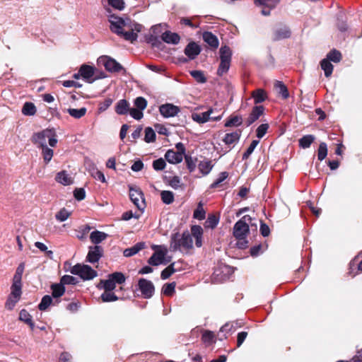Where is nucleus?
<instances>
[{"mask_svg": "<svg viewBox=\"0 0 362 362\" xmlns=\"http://www.w3.org/2000/svg\"><path fill=\"white\" fill-rule=\"evenodd\" d=\"M108 21L110 29L113 33L131 42L137 40V33L143 28L141 24L132 23L129 18H123L115 14L108 16Z\"/></svg>", "mask_w": 362, "mask_h": 362, "instance_id": "obj_1", "label": "nucleus"}, {"mask_svg": "<svg viewBox=\"0 0 362 362\" xmlns=\"http://www.w3.org/2000/svg\"><path fill=\"white\" fill-rule=\"evenodd\" d=\"M170 247L172 251L188 252L193 248V240L189 231L182 234L175 233L170 238Z\"/></svg>", "mask_w": 362, "mask_h": 362, "instance_id": "obj_2", "label": "nucleus"}, {"mask_svg": "<svg viewBox=\"0 0 362 362\" xmlns=\"http://www.w3.org/2000/svg\"><path fill=\"white\" fill-rule=\"evenodd\" d=\"M250 220V216H244L233 226V235L238 240L236 245L240 249H245L247 247L248 242L245 238L249 232V226L247 221Z\"/></svg>", "mask_w": 362, "mask_h": 362, "instance_id": "obj_3", "label": "nucleus"}, {"mask_svg": "<svg viewBox=\"0 0 362 362\" xmlns=\"http://www.w3.org/2000/svg\"><path fill=\"white\" fill-rule=\"evenodd\" d=\"M47 140L50 146L54 147L57 143L56 132L53 129H46L35 133L32 136V142L39 148L47 146Z\"/></svg>", "mask_w": 362, "mask_h": 362, "instance_id": "obj_4", "label": "nucleus"}, {"mask_svg": "<svg viewBox=\"0 0 362 362\" xmlns=\"http://www.w3.org/2000/svg\"><path fill=\"white\" fill-rule=\"evenodd\" d=\"M221 63L217 70V74L222 76L226 74L230 65L232 52L229 47L222 46L219 50Z\"/></svg>", "mask_w": 362, "mask_h": 362, "instance_id": "obj_5", "label": "nucleus"}, {"mask_svg": "<svg viewBox=\"0 0 362 362\" xmlns=\"http://www.w3.org/2000/svg\"><path fill=\"white\" fill-rule=\"evenodd\" d=\"M70 272L79 276L83 280H90L97 276V272L86 264H77L71 267Z\"/></svg>", "mask_w": 362, "mask_h": 362, "instance_id": "obj_6", "label": "nucleus"}, {"mask_svg": "<svg viewBox=\"0 0 362 362\" xmlns=\"http://www.w3.org/2000/svg\"><path fill=\"white\" fill-rule=\"evenodd\" d=\"M154 252L148 259V263L153 266H158L164 263L165 257L168 253V249L165 245H153Z\"/></svg>", "mask_w": 362, "mask_h": 362, "instance_id": "obj_7", "label": "nucleus"}, {"mask_svg": "<svg viewBox=\"0 0 362 362\" xmlns=\"http://www.w3.org/2000/svg\"><path fill=\"white\" fill-rule=\"evenodd\" d=\"M129 197L134 204L140 210L144 211L146 206L144 194L141 189L129 187Z\"/></svg>", "mask_w": 362, "mask_h": 362, "instance_id": "obj_8", "label": "nucleus"}, {"mask_svg": "<svg viewBox=\"0 0 362 362\" xmlns=\"http://www.w3.org/2000/svg\"><path fill=\"white\" fill-rule=\"evenodd\" d=\"M138 287L142 296L145 298H150L154 293L155 288L153 284L146 279H140L139 280Z\"/></svg>", "mask_w": 362, "mask_h": 362, "instance_id": "obj_9", "label": "nucleus"}, {"mask_svg": "<svg viewBox=\"0 0 362 362\" xmlns=\"http://www.w3.org/2000/svg\"><path fill=\"white\" fill-rule=\"evenodd\" d=\"M279 0H254L255 6L262 7L261 13L263 16L270 15L271 10L279 4Z\"/></svg>", "mask_w": 362, "mask_h": 362, "instance_id": "obj_10", "label": "nucleus"}, {"mask_svg": "<svg viewBox=\"0 0 362 362\" xmlns=\"http://www.w3.org/2000/svg\"><path fill=\"white\" fill-rule=\"evenodd\" d=\"M159 112L163 117L169 118L176 116L180 112V109L173 104L165 103L159 107Z\"/></svg>", "mask_w": 362, "mask_h": 362, "instance_id": "obj_11", "label": "nucleus"}, {"mask_svg": "<svg viewBox=\"0 0 362 362\" xmlns=\"http://www.w3.org/2000/svg\"><path fill=\"white\" fill-rule=\"evenodd\" d=\"M103 62L105 69L110 72L119 73L123 71L124 74L126 71L119 63L109 57H105L103 59Z\"/></svg>", "mask_w": 362, "mask_h": 362, "instance_id": "obj_12", "label": "nucleus"}, {"mask_svg": "<svg viewBox=\"0 0 362 362\" xmlns=\"http://www.w3.org/2000/svg\"><path fill=\"white\" fill-rule=\"evenodd\" d=\"M103 250L101 246L95 245L89 247V250L86 257V259L90 263L98 262L103 256Z\"/></svg>", "mask_w": 362, "mask_h": 362, "instance_id": "obj_13", "label": "nucleus"}, {"mask_svg": "<svg viewBox=\"0 0 362 362\" xmlns=\"http://www.w3.org/2000/svg\"><path fill=\"white\" fill-rule=\"evenodd\" d=\"M214 112V109L210 107L207 111L202 113L192 112L191 117L192 119L201 124H204L211 120V115Z\"/></svg>", "mask_w": 362, "mask_h": 362, "instance_id": "obj_14", "label": "nucleus"}, {"mask_svg": "<svg viewBox=\"0 0 362 362\" xmlns=\"http://www.w3.org/2000/svg\"><path fill=\"white\" fill-rule=\"evenodd\" d=\"M242 132L240 129L233 132L227 133L223 139V141L226 145H234L238 143L241 136Z\"/></svg>", "mask_w": 362, "mask_h": 362, "instance_id": "obj_15", "label": "nucleus"}, {"mask_svg": "<svg viewBox=\"0 0 362 362\" xmlns=\"http://www.w3.org/2000/svg\"><path fill=\"white\" fill-rule=\"evenodd\" d=\"M81 76L88 83H92L94 79L93 76L94 75V68L87 64H83L80 69Z\"/></svg>", "mask_w": 362, "mask_h": 362, "instance_id": "obj_16", "label": "nucleus"}, {"mask_svg": "<svg viewBox=\"0 0 362 362\" xmlns=\"http://www.w3.org/2000/svg\"><path fill=\"white\" fill-rule=\"evenodd\" d=\"M200 52L201 49L199 46L194 42L189 43L185 49V54L190 59H194L197 55L199 54Z\"/></svg>", "mask_w": 362, "mask_h": 362, "instance_id": "obj_17", "label": "nucleus"}, {"mask_svg": "<svg viewBox=\"0 0 362 362\" xmlns=\"http://www.w3.org/2000/svg\"><path fill=\"white\" fill-rule=\"evenodd\" d=\"M264 110V109L262 105L255 106L247 119V126L251 125L256 120H257L263 114Z\"/></svg>", "mask_w": 362, "mask_h": 362, "instance_id": "obj_18", "label": "nucleus"}, {"mask_svg": "<svg viewBox=\"0 0 362 362\" xmlns=\"http://www.w3.org/2000/svg\"><path fill=\"white\" fill-rule=\"evenodd\" d=\"M192 237L193 236L195 239V245L197 247H200L202 245V235L203 229L200 226H192L191 227Z\"/></svg>", "mask_w": 362, "mask_h": 362, "instance_id": "obj_19", "label": "nucleus"}, {"mask_svg": "<svg viewBox=\"0 0 362 362\" xmlns=\"http://www.w3.org/2000/svg\"><path fill=\"white\" fill-rule=\"evenodd\" d=\"M161 38L165 42L173 45L178 44L180 40V37L177 33L170 31L164 32L161 35Z\"/></svg>", "mask_w": 362, "mask_h": 362, "instance_id": "obj_20", "label": "nucleus"}, {"mask_svg": "<svg viewBox=\"0 0 362 362\" xmlns=\"http://www.w3.org/2000/svg\"><path fill=\"white\" fill-rule=\"evenodd\" d=\"M165 158L170 163L176 164L182 162L183 156L181 153L170 149L165 153Z\"/></svg>", "mask_w": 362, "mask_h": 362, "instance_id": "obj_21", "label": "nucleus"}, {"mask_svg": "<svg viewBox=\"0 0 362 362\" xmlns=\"http://www.w3.org/2000/svg\"><path fill=\"white\" fill-rule=\"evenodd\" d=\"M55 180L57 182L65 186L70 185L74 182L73 178L65 170L58 173L55 177Z\"/></svg>", "mask_w": 362, "mask_h": 362, "instance_id": "obj_22", "label": "nucleus"}, {"mask_svg": "<svg viewBox=\"0 0 362 362\" xmlns=\"http://www.w3.org/2000/svg\"><path fill=\"white\" fill-rule=\"evenodd\" d=\"M203 40L212 49H216L218 47L219 42L217 37L211 32H204L203 33Z\"/></svg>", "mask_w": 362, "mask_h": 362, "instance_id": "obj_23", "label": "nucleus"}, {"mask_svg": "<svg viewBox=\"0 0 362 362\" xmlns=\"http://www.w3.org/2000/svg\"><path fill=\"white\" fill-rule=\"evenodd\" d=\"M145 247V243L140 242L134 246L127 248L124 250L123 255L124 257H129L137 254L140 250Z\"/></svg>", "mask_w": 362, "mask_h": 362, "instance_id": "obj_24", "label": "nucleus"}, {"mask_svg": "<svg viewBox=\"0 0 362 362\" xmlns=\"http://www.w3.org/2000/svg\"><path fill=\"white\" fill-rule=\"evenodd\" d=\"M230 268L226 265L221 266L218 268H216L213 274V278L216 281H221L224 280L227 276L226 274L223 273L224 272H229Z\"/></svg>", "mask_w": 362, "mask_h": 362, "instance_id": "obj_25", "label": "nucleus"}, {"mask_svg": "<svg viewBox=\"0 0 362 362\" xmlns=\"http://www.w3.org/2000/svg\"><path fill=\"white\" fill-rule=\"evenodd\" d=\"M291 35V32L287 27H283L276 29L274 33V40H280L282 39L288 38Z\"/></svg>", "mask_w": 362, "mask_h": 362, "instance_id": "obj_26", "label": "nucleus"}, {"mask_svg": "<svg viewBox=\"0 0 362 362\" xmlns=\"http://www.w3.org/2000/svg\"><path fill=\"white\" fill-rule=\"evenodd\" d=\"M129 110V103L124 99L117 102L115 106V112L120 115H126Z\"/></svg>", "mask_w": 362, "mask_h": 362, "instance_id": "obj_27", "label": "nucleus"}, {"mask_svg": "<svg viewBox=\"0 0 362 362\" xmlns=\"http://www.w3.org/2000/svg\"><path fill=\"white\" fill-rule=\"evenodd\" d=\"M107 237V235L105 233L99 230H95L90 233V239L93 243L98 244L105 240Z\"/></svg>", "mask_w": 362, "mask_h": 362, "instance_id": "obj_28", "label": "nucleus"}, {"mask_svg": "<svg viewBox=\"0 0 362 362\" xmlns=\"http://www.w3.org/2000/svg\"><path fill=\"white\" fill-rule=\"evenodd\" d=\"M213 165L210 160H202L198 164V168L203 175H208L212 170Z\"/></svg>", "mask_w": 362, "mask_h": 362, "instance_id": "obj_29", "label": "nucleus"}, {"mask_svg": "<svg viewBox=\"0 0 362 362\" xmlns=\"http://www.w3.org/2000/svg\"><path fill=\"white\" fill-rule=\"evenodd\" d=\"M51 289L52 291V297L54 298L61 297L65 293L64 286H63L61 283L52 284L51 286Z\"/></svg>", "mask_w": 362, "mask_h": 362, "instance_id": "obj_30", "label": "nucleus"}, {"mask_svg": "<svg viewBox=\"0 0 362 362\" xmlns=\"http://www.w3.org/2000/svg\"><path fill=\"white\" fill-rule=\"evenodd\" d=\"M19 320L28 325L32 330L34 329L35 325L33 322L32 316L27 310L23 309L20 312Z\"/></svg>", "mask_w": 362, "mask_h": 362, "instance_id": "obj_31", "label": "nucleus"}, {"mask_svg": "<svg viewBox=\"0 0 362 362\" xmlns=\"http://www.w3.org/2000/svg\"><path fill=\"white\" fill-rule=\"evenodd\" d=\"M98 288H103L104 290L113 291V290L116 288V284L108 276L107 279L100 281L98 285Z\"/></svg>", "mask_w": 362, "mask_h": 362, "instance_id": "obj_32", "label": "nucleus"}, {"mask_svg": "<svg viewBox=\"0 0 362 362\" xmlns=\"http://www.w3.org/2000/svg\"><path fill=\"white\" fill-rule=\"evenodd\" d=\"M274 88L278 91L284 99H286L289 96L288 90L286 86L281 81H276L274 83Z\"/></svg>", "mask_w": 362, "mask_h": 362, "instance_id": "obj_33", "label": "nucleus"}, {"mask_svg": "<svg viewBox=\"0 0 362 362\" xmlns=\"http://www.w3.org/2000/svg\"><path fill=\"white\" fill-rule=\"evenodd\" d=\"M243 123V117L240 115L231 116L225 123V127H239Z\"/></svg>", "mask_w": 362, "mask_h": 362, "instance_id": "obj_34", "label": "nucleus"}, {"mask_svg": "<svg viewBox=\"0 0 362 362\" xmlns=\"http://www.w3.org/2000/svg\"><path fill=\"white\" fill-rule=\"evenodd\" d=\"M87 112V109L86 107H81L79 109L75 108H69L67 110V112L75 119H80L83 117Z\"/></svg>", "mask_w": 362, "mask_h": 362, "instance_id": "obj_35", "label": "nucleus"}, {"mask_svg": "<svg viewBox=\"0 0 362 362\" xmlns=\"http://www.w3.org/2000/svg\"><path fill=\"white\" fill-rule=\"evenodd\" d=\"M22 113L26 116H33L36 113V107L33 103L26 102L23 106Z\"/></svg>", "mask_w": 362, "mask_h": 362, "instance_id": "obj_36", "label": "nucleus"}, {"mask_svg": "<svg viewBox=\"0 0 362 362\" xmlns=\"http://www.w3.org/2000/svg\"><path fill=\"white\" fill-rule=\"evenodd\" d=\"M321 68L325 72L326 77H329L333 71V65L327 59H324L320 62Z\"/></svg>", "mask_w": 362, "mask_h": 362, "instance_id": "obj_37", "label": "nucleus"}, {"mask_svg": "<svg viewBox=\"0 0 362 362\" xmlns=\"http://www.w3.org/2000/svg\"><path fill=\"white\" fill-rule=\"evenodd\" d=\"M21 289H22V283H17V282L13 281V284L11 287V291L10 296H13L14 298L20 299L21 293H22Z\"/></svg>", "mask_w": 362, "mask_h": 362, "instance_id": "obj_38", "label": "nucleus"}, {"mask_svg": "<svg viewBox=\"0 0 362 362\" xmlns=\"http://www.w3.org/2000/svg\"><path fill=\"white\" fill-rule=\"evenodd\" d=\"M315 140V136L311 134L303 136L301 139H299V145L303 148H307L310 146L312 143Z\"/></svg>", "mask_w": 362, "mask_h": 362, "instance_id": "obj_39", "label": "nucleus"}, {"mask_svg": "<svg viewBox=\"0 0 362 362\" xmlns=\"http://www.w3.org/2000/svg\"><path fill=\"white\" fill-rule=\"evenodd\" d=\"M252 98H254L255 103H261L265 100L267 95L263 89H257L252 93Z\"/></svg>", "mask_w": 362, "mask_h": 362, "instance_id": "obj_40", "label": "nucleus"}, {"mask_svg": "<svg viewBox=\"0 0 362 362\" xmlns=\"http://www.w3.org/2000/svg\"><path fill=\"white\" fill-rule=\"evenodd\" d=\"M218 218H217L215 215L211 214L209 215L207 219L204 222V227L206 228H214L218 223Z\"/></svg>", "mask_w": 362, "mask_h": 362, "instance_id": "obj_41", "label": "nucleus"}, {"mask_svg": "<svg viewBox=\"0 0 362 362\" xmlns=\"http://www.w3.org/2000/svg\"><path fill=\"white\" fill-rule=\"evenodd\" d=\"M175 263H171L168 267L163 269L161 272L160 277L162 279H168L173 274L177 272V269L175 268Z\"/></svg>", "mask_w": 362, "mask_h": 362, "instance_id": "obj_42", "label": "nucleus"}, {"mask_svg": "<svg viewBox=\"0 0 362 362\" xmlns=\"http://www.w3.org/2000/svg\"><path fill=\"white\" fill-rule=\"evenodd\" d=\"M101 299L103 302H113L118 300V297L113 293V291L104 290L101 295Z\"/></svg>", "mask_w": 362, "mask_h": 362, "instance_id": "obj_43", "label": "nucleus"}, {"mask_svg": "<svg viewBox=\"0 0 362 362\" xmlns=\"http://www.w3.org/2000/svg\"><path fill=\"white\" fill-rule=\"evenodd\" d=\"M161 199L165 204H170L174 201V194L170 191L164 190L160 193Z\"/></svg>", "mask_w": 362, "mask_h": 362, "instance_id": "obj_44", "label": "nucleus"}, {"mask_svg": "<svg viewBox=\"0 0 362 362\" xmlns=\"http://www.w3.org/2000/svg\"><path fill=\"white\" fill-rule=\"evenodd\" d=\"M24 269H25V264L22 262L18 266V267L16 270V273L13 278V282L21 283L22 276H23Z\"/></svg>", "mask_w": 362, "mask_h": 362, "instance_id": "obj_45", "label": "nucleus"}, {"mask_svg": "<svg viewBox=\"0 0 362 362\" xmlns=\"http://www.w3.org/2000/svg\"><path fill=\"white\" fill-rule=\"evenodd\" d=\"M103 2H107L109 6L119 11H122L124 8V0H103Z\"/></svg>", "mask_w": 362, "mask_h": 362, "instance_id": "obj_46", "label": "nucleus"}, {"mask_svg": "<svg viewBox=\"0 0 362 362\" xmlns=\"http://www.w3.org/2000/svg\"><path fill=\"white\" fill-rule=\"evenodd\" d=\"M52 303V298L49 295H46L42 297L38 308L40 310H45Z\"/></svg>", "mask_w": 362, "mask_h": 362, "instance_id": "obj_47", "label": "nucleus"}, {"mask_svg": "<svg viewBox=\"0 0 362 362\" xmlns=\"http://www.w3.org/2000/svg\"><path fill=\"white\" fill-rule=\"evenodd\" d=\"M327 155V146L325 142L320 144L317 151V158L320 161L323 160Z\"/></svg>", "mask_w": 362, "mask_h": 362, "instance_id": "obj_48", "label": "nucleus"}, {"mask_svg": "<svg viewBox=\"0 0 362 362\" xmlns=\"http://www.w3.org/2000/svg\"><path fill=\"white\" fill-rule=\"evenodd\" d=\"M175 282L164 284L162 288L163 293L168 296H172L175 293Z\"/></svg>", "mask_w": 362, "mask_h": 362, "instance_id": "obj_49", "label": "nucleus"}, {"mask_svg": "<svg viewBox=\"0 0 362 362\" xmlns=\"http://www.w3.org/2000/svg\"><path fill=\"white\" fill-rule=\"evenodd\" d=\"M42 154L45 163H48L53 157V150L48 148L47 146L42 147Z\"/></svg>", "mask_w": 362, "mask_h": 362, "instance_id": "obj_50", "label": "nucleus"}, {"mask_svg": "<svg viewBox=\"0 0 362 362\" xmlns=\"http://www.w3.org/2000/svg\"><path fill=\"white\" fill-rule=\"evenodd\" d=\"M185 158L187 169L190 173H192L195 170L197 167V158H192L189 156H185Z\"/></svg>", "mask_w": 362, "mask_h": 362, "instance_id": "obj_51", "label": "nucleus"}, {"mask_svg": "<svg viewBox=\"0 0 362 362\" xmlns=\"http://www.w3.org/2000/svg\"><path fill=\"white\" fill-rule=\"evenodd\" d=\"M193 216L194 218L198 220H203L205 218L206 212L202 203H199L197 208L194 211Z\"/></svg>", "mask_w": 362, "mask_h": 362, "instance_id": "obj_52", "label": "nucleus"}, {"mask_svg": "<svg viewBox=\"0 0 362 362\" xmlns=\"http://www.w3.org/2000/svg\"><path fill=\"white\" fill-rule=\"evenodd\" d=\"M109 276L115 284H122L126 280L124 275L122 272H114L110 274Z\"/></svg>", "mask_w": 362, "mask_h": 362, "instance_id": "obj_53", "label": "nucleus"}, {"mask_svg": "<svg viewBox=\"0 0 362 362\" xmlns=\"http://www.w3.org/2000/svg\"><path fill=\"white\" fill-rule=\"evenodd\" d=\"M341 59V53L337 50H332L327 55V59L329 62H339Z\"/></svg>", "mask_w": 362, "mask_h": 362, "instance_id": "obj_54", "label": "nucleus"}, {"mask_svg": "<svg viewBox=\"0 0 362 362\" xmlns=\"http://www.w3.org/2000/svg\"><path fill=\"white\" fill-rule=\"evenodd\" d=\"M156 139V133L151 127H146L145 129L144 141L146 143L154 141Z\"/></svg>", "mask_w": 362, "mask_h": 362, "instance_id": "obj_55", "label": "nucleus"}, {"mask_svg": "<svg viewBox=\"0 0 362 362\" xmlns=\"http://www.w3.org/2000/svg\"><path fill=\"white\" fill-rule=\"evenodd\" d=\"M258 144H259L258 140H253L251 142L250 146L247 148L246 151L243 155V160H246L250 157V156L252 153V152L254 151L255 148L257 147Z\"/></svg>", "mask_w": 362, "mask_h": 362, "instance_id": "obj_56", "label": "nucleus"}, {"mask_svg": "<svg viewBox=\"0 0 362 362\" xmlns=\"http://www.w3.org/2000/svg\"><path fill=\"white\" fill-rule=\"evenodd\" d=\"M71 215V213L66 209H62L55 216L56 219L59 221H66Z\"/></svg>", "mask_w": 362, "mask_h": 362, "instance_id": "obj_57", "label": "nucleus"}, {"mask_svg": "<svg viewBox=\"0 0 362 362\" xmlns=\"http://www.w3.org/2000/svg\"><path fill=\"white\" fill-rule=\"evenodd\" d=\"M228 176L227 172H222L219 174L218 177L211 185L210 187L214 189L218 187V185L223 182Z\"/></svg>", "mask_w": 362, "mask_h": 362, "instance_id": "obj_58", "label": "nucleus"}, {"mask_svg": "<svg viewBox=\"0 0 362 362\" xmlns=\"http://www.w3.org/2000/svg\"><path fill=\"white\" fill-rule=\"evenodd\" d=\"M190 74L199 83H205L206 81L203 72L201 71H192Z\"/></svg>", "mask_w": 362, "mask_h": 362, "instance_id": "obj_59", "label": "nucleus"}, {"mask_svg": "<svg viewBox=\"0 0 362 362\" xmlns=\"http://www.w3.org/2000/svg\"><path fill=\"white\" fill-rule=\"evenodd\" d=\"M215 335L211 331H205L202 334V341L205 344H211L214 342Z\"/></svg>", "mask_w": 362, "mask_h": 362, "instance_id": "obj_60", "label": "nucleus"}, {"mask_svg": "<svg viewBox=\"0 0 362 362\" xmlns=\"http://www.w3.org/2000/svg\"><path fill=\"white\" fill-rule=\"evenodd\" d=\"M134 105L136 108L143 111L147 106V101L143 97H138L134 100Z\"/></svg>", "mask_w": 362, "mask_h": 362, "instance_id": "obj_61", "label": "nucleus"}, {"mask_svg": "<svg viewBox=\"0 0 362 362\" xmlns=\"http://www.w3.org/2000/svg\"><path fill=\"white\" fill-rule=\"evenodd\" d=\"M60 283L64 286L65 284L74 285L77 283V280L75 277L70 275H64L61 278Z\"/></svg>", "mask_w": 362, "mask_h": 362, "instance_id": "obj_62", "label": "nucleus"}, {"mask_svg": "<svg viewBox=\"0 0 362 362\" xmlns=\"http://www.w3.org/2000/svg\"><path fill=\"white\" fill-rule=\"evenodd\" d=\"M268 129H269V124H260L257 127V129L256 130L257 136L259 139L262 138L265 135V134L267 133Z\"/></svg>", "mask_w": 362, "mask_h": 362, "instance_id": "obj_63", "label": "nucleus"}, {"mask_svg": "<svg viewBox=\"0 0 362 362\" xmlns=\"http://www.w3.org/2000/svg\"><path fill=\"white\" fill-rule=\"evenodd\" d=\"M128 112L134 119L137 120L141 119L144 116L142 110L138 108H129Z\"/></svg>", "mask_w": 362, "mask_h": 362, "instance_id": "obj_64", "label": "nucleus"}]
</instances>
